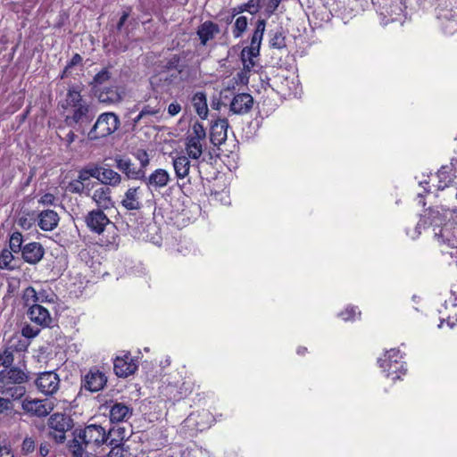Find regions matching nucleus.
Returning <instances> with one entry per match:
<instances>
[{
    "label": "nucleus",
    "mask_w": 457,
    "mask_h": 457,
    "mask_svg": "<svg viewBox=\"0 0 457 457\" xmlns=\"http://www.w3.org/2000/svg\"><path fill=\"white\" fill-rule=\"evenodd\" d=\"M273 47L281 49L287 46L285 30H278L270 39Z\"/></svg>",
    "instance_id": "36"
},
{
    "label": "nucleus",
    "mask_w": 457,
    "mask_h": 457,
    "mask_svg": "<svg viewBox=\"0 0 457 457\" xmlns=\"http://www.w3.org/2000/svg\"><path fill=\"white\" fill-rule=\"evenodd\" d=\"M22 242H23V239H22L21 233L18 232V231L13 232L11 235L10 242H9L10 250L16 253L21 252V250L23 248Z\"/></svg>",
    "instance_id": "35"
},
{
    "label": "nucleus",
    "mask_w": 457,
    "mask_h": 457,
    "mask_svg": "<svg viewBox=\"0 0 457 457\" xmlns=\"http://www.w3.org/2000/svg\"><path fill=\"white\" fill-rule=\"evenodd\" d=\"M114 162L116 168L124 173L128 179L141 180V179L145 178V170L143 169H137L130 159L117 155Z\"/></svg>",
    "instance_id": "12"
},
{
    "label": "nucleus",
    "mask_w": 457,
    "mask_h": 457,
    "mask_svg": "<svg viewBox=\"0 0 457 457\" xmlns=\"http://www.w3.org/2000/svg\"><path fill=\"white\" fill-rule=\"evenodd\" d=\"M168 79H169V78H168V75H167V74H165V73H163V74H160V76H159V80H165V81H167V80H168Z\"/></svg>",
    "instance_id": "63"
},
{
    "label": "nucleus",
    "mask_w": 457,
    "mask_h": 457,
    "mask_svg": "<svg viewBox=\"0 0 457 457\" xmlns=\"http://www.w3.org/2000/svg\"><path fill=\"white\" fill-rule=\"evenodd\" d=\"M23 411L36 417H46L53 410V404L47 400L25 398L21 403Z\"/></svg>",
    "instance_id": "9"
},
{
    "label": "nucleus",
    "mask_w": 457,
    "mask_h": 457,
    "mask_svg": "<svg viewBox=\"0 0 457 457\" xmlns=\"http://www.w3.org/2000/svg\"><path fill=\"white\" fill-rule=\"evenodd\" d=\"M111 79V73L107 70L99 71L94 78L93 88L95 87H104V83Z\"/></svg>",
    "instance_id": "39"
},
{
    "label": "nucleus",
    "mask_w": 457,
    "mask_h": 457,
    "mask_svg": "<svg viewBox=\"0 0 457 457\" xmlns=\"http://www.w3.org/2000/svg\"><path fill=\"white\" fill-rule=\"evenodd\" d=\"M107 378L99 370H90L84 378V387L91 392H97L104 388Z\"/></svg>",
    "instance_id": "19"
},
{
    "label": "nucleus",
    "mask_w": 457,
    "mask_h": 457,
    "mask_svg": "<svg viewBox=\"0 0 457 457\" xmlns=\"http://www.w3.org/2000/svg\"><path fill=\"white\" fill-rule=\"evenodd\" d=\"M399 350L396 349H391L390 351L386 352L385 355L384 360H379L380 367L386 368L388 367V374L387 376L393 375L395 373H397L398 370L403 369V365L398 363L397 357L399 355Z\"/></svg>",
    "instance_id": "23"
},
{
    "label": "nucleus",
    "mask_w": 457,
    "mask_h": 457,
    "mask_svg": "<svg viewBox=\"0 0 457 457\" xmlns=\"http://www.w3.org/2000/svg\"><path fill=\"white\" fill-rule=\"evenodd\" d=\"M192 104L200 118L205 119L208 115L206 96L203 92L195 93L192 97Z\"/></svg>",
    "instance_id": "28"
},
{
    "label": "nucleus",
    "mask_w": 457,
    "mask_h": 457,
    "mask_svg": "<svg viewBox=\"0 0 457 457\" xmlns=\"http://www.w3.org/2000/svg\"><path fill=\"white\" fill-rule=\"evenodd\" d=\"M139 187H130L125 193L124 198L121 201V205L128 211H137L141 208L142 204L138 197Z\"/></svg>",
    "instance_id": "25"
},
{
    "label": "nucleus",
    "mask_w": 457,
    "mask_h": 457,
    "mask_svg": "<svg viewBox=\"0 0 457 457\" xmlns=\"http://www.w3.org/2000/svg\"><path fill=\"white\" fill-rule=\"evenodd\" d=\"M205 137L206 131L203 124L198 121L195 122L186 137L185 145L188 157L193 160H197L201 157L204 151L202 141H204Z\"/></svg>",
    "instance_id": "3"
},
{
    "label": "nucleus",
    "mask_w": 457,
    "mask_h": 457,
    "mask_svg": "<svg viewBox=\"0 0 457 457\" xmlns=\"http://www.w3.org/2000/svg\"><path fill=\"white\" fill-rule=\"evenodd\" d=\"M91 197L98 206V209L101 210L109 209L113 204L111 197V189L108 187L96 188Z\"/></svg>",
    "instance_id": "21"
},
{
    "label": "nucleus",
    "mask_w": 457,
    "mask_h": 457,
    "mask_svg": "<svg viewBox=\"0 0 457 457\" xmlns=\"http://www.w3.org/2000/svg\"><path fill=\"white\" fill-rule=\"evenodd\" d=\"M253 104V98L250 94H237L230 103V111L235 114H245L251 111Z\"/></svg>",
    "instance_id": "14"
},
{
    "label": "nucleus",
    "mask_w": 457,
    "mask_h": 457,
    "mask_svg": "<svg viewBox=\"0 0 457 457\" xmlns=\"http://www.w3.org/2000/svg\"><path fill=\"white\" fill-rule=\"evenodd\" d=\"M134 155L140 162L141 167L139 169H143L145 170L150 162L147 152L143 149H138Z\"/></svg>",
    "instance_id": "41"
},
{
    "label": "nucleus",
    "mask_w": 457,
    "mask_h": 457,
    "mask_svg": "<svg viewBox=\"0 0 457 457\" xmlns=\"http://www.w3.org/2000/svg\"><path fill=\"white\" fill-rule=\"evenodd\" d=\"M214 30H197L196 34L201 40V44L205 46L206 43L214 37Z\"/></svg>",
    "instance_id": "45"
},
{
    "label": "nucleus",
    "mask_w": 457,
    "mask_h": 457,
    "mask_svg": "<svg viewBox=\"0 0 457 457\" xmlns=\"http://www.w3.org/2000/svg\"><path fill=\"white\" fill-rule=\"evenodd\" d=\"M12 408V403L9 398L0 397V414Z\"/></svg>",
    "instance_id": "48"
},
{
    "label": "nucleus",
    "mask_w": 457,
    "mask_h": 457,
    "mask_svg": "<svg viewBox=\"0 0 457 457\" xmlns=\"http://www.w3.org/2000/svg\"><path fill=\"white\" fill-rule=\"evenodd\" d=\"M86 188V184H83L77 179L71 181L67 186V190L73 194H83L85 193Z\"/></svg>",
    "instance_id": "40"
},
{
    "label": "nucleus",
    "mask_w": 457,
    "mask_h": 457,
    "mask_svg": "<svg viewBox=\"0 0 457 457\" xmlns=\"http://www.w3.org/2000/svg\"><path fill=\"white\" fill-rule=\"evenodd\" d=\"M137 365L131 359L126 356V359L117 357L114 360V372L118 377L126 378L137 370Z\"/></svg>",
    "instance_id": "20"
},
{
    "label": "nucleus",
    "mask_w": 457,
    "mask_h": 457,
    "mask_svg": "<svg viewBox=\"0 0 457 457\" xmlns=\"http://www.w3.org/2000/svg\"><path fill=\"white\" fill-rule=\"evenodd\" d=\"M81 60V57L79 55V54H76L73 58H72V64H75L77 63L79 61Z\"/></svg>",
    "instance_id": "62"
},
{
    "label": "nucleus",
    "mask_w": 457,
    "mask_h": 457,
    "mask_svg": "<svg viewBox=\"0 0 457 457\" xmlns=\"http://www.w3.org/2000/svg\"><path fill=\"white\" fill-rule=\"evenodd\" d=\"M108 457H132L131 453L125 450L120 445H116L112 448L110 451Z\"/></svg>",
    "instance_id": "44"
},
{
    "label": "nucleus",
    "mask_w": 457,
    "mask_h": 457,
    "mask_svg": "<svg viewBox=\"0 0 457 457\" xmlns=\"http://www.w3.org/2000/svg\"><path fill=\"white\" fill-rule=\"evenodd\" d=\"M283 0H264L263 6H264V12L270 16L271 15L278 7L279 4Z\"/></svg>",
    "instance_id": "43"
},
{
    "label": "nucleus",
    "mask_w": 457,
    "mask_h": 457,
    "mask_svg": "<svg viewBox=\"0 0 457 457\" xmlns=\"http://www.w3.org/2000/svg\"><path fill=\"white\" fill-rule=\"evenodd\" d=\"M86 186H87V188H86V190H85V194H86L87 195H90V194H89L90 189H89L88 184H86Z\"/></svg>",
    "instance_id": "64"
},
{
    "label": "nucleus",
    "mask_w": 457,
    "mask_h": 457,
    "mask_svg": "<svg viewBox=\"0 0 457 457\" xmlns=\"http://www.w3.org/2000/svg\"><path fill=\"white\" fill-rule=\"evenodd\" d=\"M262 0H249L247 3L243 4L237 8H234V16L240 14L244 12H248L250 19L253 20V15L259 11Z\"/></svg>",
    "instance_id": "32"
},
{
    "label": "nucleus",
    "mask_w": 457,
    "mask_h": 457,
    "mask_svg": "<svg viewBox=\"0 0 457 457\" xmlns=\"http://www.w3.org/2000/svg\"><path fill=\"white\" fill-rule=\"evenodd\" d=\"M228 122L227 119H218L211 127L210 140L214 145H220L227 140Z\"/></svg>",
    "instance_id": "15"
},
{
    "label": "nucleus",
    "mask_w": 457,
    "mask_h": 457,
    "mask_svg": "<svg viewBox=\"0 0 457 457\" xmlns=\"http://www.w3.org/2000/svg\"><path fill=\"white\" fill-rule=\"evenodd\" d=\"M27 314L33 323L42 328L50 327L53 321L48 310L38 303H33L29 308Z\"/></svg>",
    "instance_id": "13"
},
{
    "label": "nucleus",
    "mask_w": 457,
    "mask_h": 457,
    "mask_svg": "<svg viewBox=\"0 0 457 457\" xmlns=\"http://www.w3.org/2000/svg\"><path fill=\"white\" fill-rule=\"evenodd\" d=\"M94 95L102 104H116L122 101L124 91L116 86L95 87Z\"/></svg>",
    "instance_id": "8"
},
{
    "label": "nucleus",
    "mask_w": 457,
    "mask_h": 457,
    "mask_svg": "<svg viewBox=\"0 0 457 457\" xmlns=\"http://www.w3.org/2000/svg\"><path fill=\"white\" fill-rule=\"evenodd\" d=\"M75 138H76L75 133L72 130H70L67 133V135L65 136L64 140H65L67 145H70L71 143H73L75 141Z\"/></svg>",
    "instance_id": "57"
},
{
    "label": "nucleus",
    "mask_w": 457,
    "mask_h": 457,
    "mask_svg": "<svg viewBox=\"0 0 457 457\" xmlns=\"http://www.w3.org/2000/svg\"><path fill=\"white\" fill-rule=\"evenodd\" d=\"M129 13H130V9H127L126 11L122 12V14L120 17L119 22L117 24V29H121V27L124 25L126 20L129 18Z\"/></svg>",
    "instance_id": "54"
},
{
    "label": "nucleus",
    "mask_w": 457,
    "mask_h": 457,
    "mask_svg": "<svg viewBox=\"0 0 457 457\" xmlns=\"http://www.w3.org/2000/svg\"><path fill=\"white\" fill-rule=\"evenodd\" d=\"M45 254V249L40 243L32 242L25 245L21 250L23 260L29 264H37Z\"/></svg>",
    "instance_id": "17"
},
{
    "label": "nucleus",
    "mask_w": 457,
    "mask_h": 457,
    "mask_svg": "<svg viewBox=\"0 0 457 457\" xmlns=\"http://www.w3.org/2000/svg\"><path fill=\"white\" fill-rule=\"evenodd\" d=\"M48 426L52 430L50 436L56 443H62L66 438L65 433L73 428V420L66 414L54 413L48 420Z\"/></svg>",
    "instance_id": "5"
},
{
    "label": "nucleus",
    "mask_w": 457,
    "mask_h": 457,
    "mask_svg": "<svg viewBox=\"0 0 457 457\" xmlns=\"http://www.w3.org/2000/svg\"><path fill=\"white\" fill-rule=\"evenodd\" d=\"M86 223L87 227L95 233L102 234L106 225L110 223L109 218L101 209L93 210L86 216Z\"/></svg>",
    "instance_id": "11"
},
{
    "label": "nucleus",
    "mask_w": 457,
    "mask_h": 457,
    "mask_svg": "<svg viewBox=\"0 0 457 457\" xmlns=\"http://www.w3.org/2000/svg\"><path fill=\"white\" fill-rule=\"evenodd\" d=\"M13 252L8 249H4L0 254V269L12 270L15 269V266L12 264L14 256L12 254Z\"/></svg>",
    "instance_id": "34"
},
{
    "label": "nucleus",
    "mask_w": 457,
    "mask_h": 457,
    "mask_svg": "<svg viewBox=\"0 0 457 457\" xmlns=\"http://www.w3.org/2000/svg\"><path fill=\"white\" fill-rule=\"evenodd\" d=\"M13 361V351L11 348H6L0 353V366L9 368L12 365Z\"/></svg>",
    "instance_id": "37"
},
{
    "label": "nucleus",
    "mask_w": 457,
    "mask_h": 457,
    "mask_svg": "<svg viewBox=\"0 0 457 457\" xmlns=\"http://www.w3.org/2000/svg\"><path fill=\"white\" fill-rule=\"evenodd\" d=\"M346 314H347V316H346V317H343V319H344L345 320H347L351 319V317H353V314H354V310H353V308L346 309Z\"/></svg>",
    "instance_id": "61"
},
{
    "label": "nucleus",
    "mask_w": 457,
    "mask_h": 457,
    "mask_svg": "<svg viewBox=\"0 0 457 457\" xmlns=\"http://www.w3.org/2000/svg\"><path fill=\"white\" fill-rule=\"evenodd\" d=\"M38 220V226L42 230L51 231L57 227L59 216L53 210H45L39 213Z\"/></svg>",
    "instance_id": "22"
},
{
    "label": "nucleus",
    "mask_w": 457,
    "mask_h": 457,
    "mask_svg": "<svg viewBox=\"0 0 457 457\" xmlns=\"http://www.w3.org/2000/svg\"><path fill=\"white\" fill-rule=\"evenodd\" d=\"M51 450V445L47 442H43L39 445L38 455L40 457H46Z\"/></svg>",
    "instance_id": "51"
},
{
    "label": "nucleus",
    "mask_w": 457,
    "mask_h": 457,
    "mask_svg": "<svg viewBox=\"0 0 457 457\" xmlns=\"http://www.w3.org/2000/svg\"><path fill=\"white\" fill-rule=\"evenodd\" d=\"M266 21L263 19H259L256 23L255 29H265Z\"/></svg>",
    "instance_id": "59"
},
{
    "label": "nucleus",
    "mask_w": 457,
    "mask_h": 457,
    "mask_svg": "<svg viewBox=\"0 0 457 457\" xmlns=\"http://www.w3.org/2000/svg\"><path fill=\"white\" fill-rule=\"evenodd\" d=\"M132 415V409L122 403H114L110 410V420L114 422L127 421Z\"/></svg>",
    "instance_id": "24"
},
{
    "label": "nucleus",
    "mask_w": 457,
    "mask_h": 457,
    "mask_svg": "<svg viewBox=\"0 0 457 457\" xmlns=\"http://www.w3.org/2000/svg\"><path fill=\"white\" fill-rule=\"evenodd\" d=\"M140 116L141 112H139L138 115L132 120V130H136L137 125L141 122V120H145V118Z\"/></svg>",
    "instance_id": "58"
},
{
    "label": "nucleus",
    "mask_w": 457,
    "mask_h": 457,
    "mask_svg": "<svg viewBox=\"0 0 457 457\" xmlns=\"http://www.w3.org/2000/svg\"><path fill=\"white\" fill-rule=\"evenodd\" d=\"M22 301L24 303V305L29 306V308L33 303L42 302L33 287H28L26 289H24L22 294Z\"/></svg>",
    "instance_id": "33"
},
{
    "label": "nucleus",
    "mask_w": 457,
    "mask_h": 457,
    "mask_svg": "<svg viewBox=\"0 0 457 457\" xmlns=\"http://www.w3.org/2000/svg\"><path fill=\"white\" fill-rule=\"evenodd\" d=\"M19 225L23 228L29 229L31 227L30 220L26 217H21L19 219Z\"/></svg>",
    "instance_id": "56"
},
{
    "label": "nucleus",
    "mask_w": 457,
    "mask_h": 457,
    "mask_svg": "<svg viewBox=\"0 0 457 457\" xmlns=\"http://www.w3.org/2000/svg\"><path fill=\"white\" fill-rule=\"evenodd\" d=\"M100 182L104 185L117 187L120 184L121 176L112 169L103 168Z\"/></svg>",
    "instance_id": "30"
},
{
    "label": "nucleus",
    "mask_w": 457,
    "mask_h": 457,
    "mask_svg": "<svg viewBox=\"0 0 457 457\" xmlns=\"http://www.w3.org/2000/svg\"><path fill=\"white\" fill-rule=\"evenodd\" d=\"M86 104L87 103L83 101L82 96L78 90L74 88H70L66 95L65 104H63L62 106L64 108L71 107L72 111L74 109H77L79 106Z\"/></svg>",
    "instance_id": "31"
},
{
    "label": "nucleus",
    "mask_w": 457,
    "mask_h": 457,
    "mask_svg": "<svg viewBox=\"0 0 457 457\" xmlns=\"http://www.w3.org/2000/svg\"><path fill=\"white\" fill-rule=\"evenodd\" d=\"M60 379L56 373L46 371L41 373L36 380L37 387L46 395H52L59 388Z\"/></svg>",
    "instance_id": "10"
},
{
    "label": "nucleus",
    "mask_w": 457,
    "mask_h": 457,
    "mask_svg": "<svg viewBox=\"0 0 457 457\" xmlns=\"http://www.w3.org/2000/svg\"><path fill=\"white\" fill-rule=\"evenodd\" d=\"M26 393L21 385H0V394L12 400L21 399Z\"/></svg>",
    "instance_id": "27"
},
{
    "label": "nucleus",
    "mask_w": 457,
    "mask_h": 457,
    "mask_svg": "<svg viewBox=\"0 0 457 457\" xmlns=\"http://www.w3.org/2000/svg\"><path fill=\"white\" fill-rule=\"evenodd\" d=\"M188 155L178 156L173 160V167L178 179H185L189 174L191 167Z\"/></svg>",
    "instance_id": "26"
},
{
    "label": "nucleus",
    "mask_w": 457,
    "mask_h": 457,
    "mask_svg": "<svg viewBox=\"0 0 457 457\" xmlns=\"http://www.w3.org/2000/svg\"><path fill=\"white\" fill-rule=\"evenodd\" d=\"M89 176L87 175V171L85 169L81 170L79 172V176H78V179L77 180L78 181H80L81 183L83 184H86V182L87 180H89Z\"/></svg>",
    "instance_id": "55"
},
{
    "label": "nucleus",
    "mask_w": 457,
    "mask_h": 457,
    "mask_svg": "<svg viewBox=\"0 0 457 457\" xmlns=\"http://www.w3.org/2000/svg\"><path fill=\"white\" fill-rule=\"evenodd\" d=\"M74 438L68 443V449L74 457H84L86 445L82 438H79V431L76 429L73 432Z\"/></svg>",
    "instance_id": "29"
},
{
    "label": "nucleus",
    "mask_w": 457,
    "mask_h": 457,
    "mask_svg": "<svg viewBox=\"0 0 457 457\" xmlns=\"http://www.w3.org/2000/svg\"><path fill=\"white\" fill-rule=\"evenodd\" d=\"M170 179V174L164 169H157L150 176L146 177L145 175V178L141 179L149 189L164 187L168 185Z\"/></svg>",
    "instance_id": "18"
},
{
    "label": "nucleus",
    "mask_w": 457,
    "mask_h": 457,
    "mask_svg": "<svg viewBox=\"0 0 457 457\" xmlns=\"http://www.w3.org/2000/svg\"><path fill=\"white\" fill-rule=\"evenodd\" d=\"M264 30H254L250 46L244 47L241 52V60L245 72H249L255 65L254 57L259 55L261 42Z\"/></svg>",
    "instance_id": "6"
},
{
    "label": "nucleus",
    "mask_w": 457,
    "mask_h": 457,
    "mask_svg": "<svg viewBox=\"0 0 457 457\" xmlns=\"http://www.w3.org/2000/svg\"><path fill=\"white\" fill-rule=\"evenodd\" d=\"M119 116L112 112L101 113L87 131L89 140H97L113 134L120 127Z\"/></svg>",
    "instance_id": "2"
},
{
    "label": "nucleus",
    "mask_w": 457,
    "mask_h": 457,
    "mask_svg": "<svg viewBox=\"0 0 457 457\" xmlns=\"http://www.w3.org/2000/svg\"><path fill=\"white\" fill-rule=\"evenodd\" d=\"M444 220V217L438 211L429 210L420 218L417 224V229H420L421 227L425 228L426 225H428L432 227L434 236L437 237L439 241L457 248V237L454 235V232H451L452 224H445L444 227H441Z\"/></svg>",
    "instance_id": "1"
},
{
    "label": "nucleus",
    "mask_w": 457,
    "mask_h": 457,
    "mask_svg": "<svg viewBox=\"0 0 457 457\" xmlns=\"http://www.w3.org/2000/svg\"><path fill=\"white\" fill-rule=\"evenodd\" d=\"M95 113L93 112L89 104H82L77 109L71 111V114L65 117V122L68 126L75 125L74 129L80 132L82 135H86L87 129L91 121L94 120Z\"/></svg>",
    "instance_id": "4"
},
{
    "label": "nucleus",
    "mask_w": 457,
    "mask_h": 457,
    "mask_svg": "<svg viewBox=\"0 0 457 457\" xmlns=\"http://www.w3.org/2000/svg\"><path fill=\"white\" fill-rule=\"evenodd\" d=\"M200 29H217V27L212 22H204Z\"/></svg>",
    "instance_id": "60"
},
{
    "label": "nucleus",
    "mask_w": 457,
    "mask_h": 457,
    "mask_svg": "<svg viewBox=\"0 0 457 457\" xmlns=\"http://www.w3.org/2000/svg\"><path fill=\"white\" fill-rule=\"evenodd\" d=\"M249 17L247 15H240L235 21V29H246Z\"/></svg>",
    "instance_id": "49"
},
{
    "label": "nucleus",
    "mask_w": 457,
    "mask_h": 457,
    "mask_svg": "<svg viewBox=\"0 0 457 457\" xmlns=\"http://www.w3.org/2000/svg\"><path fill=\"white\" fill-rule=\"evenodd\" d=\"M0 457H14L12 448L9 445L0 443Z\"/></svg>",
    "instance_id": "50"
},
{
    "label": "nucleus",
    "mask_w": 457,
    "mask_h": 457,
    "mask_svg": "<svg viewBox=\"0 0 457 457\" xmlns=\"http://www.w3.org/2000/svg\"><path fill=\"white\" fill-rule=\"evenodd\" d=\"M180 111L181 106L179 103L174 102L168 106V112L171 116L177 115Z\"/></svg>",
    "instance_id": "52"
},
{
    "label": "nucleus",
    "mask_w": 457,
    "mask_h": 457,
    "mask_svg": "<svg viewBox=\"0 0 457 457\" xmlns=\"http://www.w3.org/2000/svg\"><path fill=\"white\" fill-rule=\"evenodd\" d=\"M141 116L145 118V124L147 125L150 121L148 120V116L156 115L160 112V108L157 107H152L151 105L147 104L143 107V109L140 111Z\"/></svg>",
    "instance_id": "42"
},
{
    "label": "nucleus",
    "mask_w": 457,
    "mask_h": 457,
    "mask_svg": "<svg viewBox=\"0 0 457 457\" xmlns=\"http://www.w3.org/2000/svg\"><path fill=\"white\" fill-rule=\"evenodd\" d=\"M78 431L79 438H82L86 446L89 445H100L108 439V434L100 425H88L84 429H78Z\"/></svg>",
    "instance_id": "7"
},
{
    "label": "nucleus",
    "mask_w": 457,
    "mask_h": 457,
    "mask_svg": "<svg viewBox=\"0 0 457 457\" xmlns=\"http://www.w3.org/2000/svg\"><path fill=\"white\" fill-rule=\"evenodd\" d=\"M36 450V441L31 436H26L21 444V452L23 455L32 453Z\"/></svg>",
    "instance_id": "38"
},
{
    "label": "nucleus",
    "mask_w": 457,
    "mask_h": 457,
    "mask_svg": "<svg viewBox=\"0 0 457 457\" xmlns=\"http://www.w3.org/2000/svg\"><path fill=\"white\" fill-rule=\"evenodd\" d=\"M103 168L104 167H100V166H93V167L86 168L85 170H86L87 175L89 176V178H95L100 181L101 175H102L101 172L103 171Z\"/></svg>",
    "instance_id": "47"
},
{
    "label": "nucleus",
    "mask_w": 457,
    "mask_h": 457,
    "mask_svg": "<svg viewBox=\"0 0 457 457\" xmlns=\"http://www.w3.org/2000/svg\"><path fill=\"white\" fill-rule=\"evenodd\" d=\"M55 197L53 194H45L39 200V202L46 205H51L54 204Z\"/></svg>",
    "instance_id": "53"
},
{
    "label": "nucleus",
    "mask_w": 457,
    "mask_h": 457,
    "mask_svg": "<svg viewBox=\"0 0 457 457\" xmlns=\"http://www.w3.org/2000/svg\"><path fill=\"white\" fill-rule=\"evenodd\" d=\"M27 379V374L17 367L0 371V385H21Z\"/></svg>",
    "instance_id": "16"
},
{
    "label": "nucleus",
    "mask_w": 457,
    "mask_h": 457,
    "mask_svg": "<svg viewBox=\"0 0 457 457\" xmlns=\"http://www.w3.org/2000/svg\"><path fill=\"white\" fill-rule=\"evenodd\" d=\"M39 332V328H35L29 325L24 326L21 329L22 336L27 338H34L38 335Z\"/></svg>",
    "instance_id": "46"
}]
</instances>
